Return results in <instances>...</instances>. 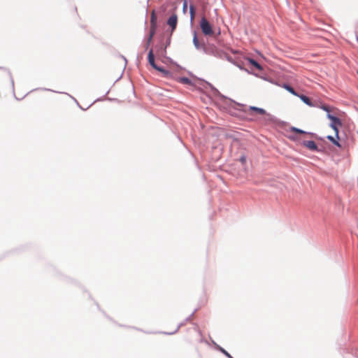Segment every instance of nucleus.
Returning <instances> with one entry per match:
<instances>
[{"mask_svg": "<svg viewBox=\"0 0 358 358\" xmlns=\"http://www.w3.org/2000/svg\"><path fill=\"white\" fill-rule=\"evenodd\" d=\"M150 25H157V16L155 10H152L151 13Z\"/></svg>", "mask_w": 358, "mask_h": 358, "instance_id": "9b49d317", "label": "nucleus"}, {"mask_svg": "<svg viewBox=\"0 0 358 358\" xmlns=\"http://www.w3.org/2000/svg\"><path fill=\"white\" fill-rule=\"evenodd\" d=\"M291 131H292V132L296 133V134H306V132H305L304 131H303V130H301V129H298V128H296V127H292V128L291 129Z\"/></svg>", "mask_w": 358, "mask_h": 358, "instance_id": "f3484780", "label": "nucleus"}, {"mask_svg": "<svg viewBox=\"0 0 358 358\" xmlns=\"http://www.w3.org/2000/svg\"><path fill=\"white\" fill-rule=\"evenodd\" d=\"M248 115H254L258 114L260 115H264L266 113V110L263 108L255 107V106H250L248 108L244 110Z\"/></svg>", "mask_w": 358, "mask_h": 358, "instance_id": "423d86ee", "label": "nucleus"}, {"mask_svg": "<svg viewBox=\"0 0 358 358\" xmlns=\"http://www.w3.org/2000/svg\"><path fill=\"white\" fill-rule=\"evenodd\" d=\"M200 27L203 34L206 36H212L214 32L213 27L205 17H202L200 22Z\"/></svg>", "mask_w": 358, "mask_h": 358, "instance_id": "7ed1b4c3", "label": "nucleus"}, {"mask_svg": "<svg viewBox=\"0 0 358 358\" xmlns=\"http://www.w3.org/2000/svg\"><path fill=\"white\" fill-rule=\"evenodd\" d=\"M176 7L173 9V14L169 17L167 20V24L171 28V31L173 32L177 26L178 24V15L176 13Z\"/></svg>", "mask_w": 358, "mask_h": 358, "instance_id": "39448f33", "label": "nucleus"}, {"mask_svg": "<svg viewBox=\"0 0 358 358\" xmlns=\"http://www.w3.org/2000/svg\"><path fill=\"white\" fill-rule=\"evenodd\" d=\"M327 138L331 141L335 145H336L337 147H341V144L339 143V142L338 141V138H336V139L335 138H334L333 136H327Z\"/></svg>", "mask_w": 358, "mask_h": 358, "instance_id": "2eb2a0df", "label": "nucleus"}, {"mask_svg": "<svg viewBox=\"0 0 358 358\" xmlns=\"http://www.w3.org/2000/svg\"><path fill=\"white\" fill-rule=\"evenodd\" d=\"M221 351L228 357L232 358L231 356L224 349H221Z\"/></svg>", "mask_w": 358, "mask_h": 358, "instance_id": "aec40b11", "label": "nucleus"}, {"mask_svg": "<svg viewBox=\"0 0 358 358\" xmlns=\"http://www.w3.org/2000/svg\"><path fill=\"white\" fill-rule=\"evenodd\" d=\"M184 341L192 345H194L202 342V334L199 330L195 327L189 329L183 336Z\"/></svg>", "mask_w": 358, "mask_h": 358, "instance_id": "f257e3e1", "label": "nucleus"}, {"mask_svg": "<svg viewBox=\"0 0 358 358\" xmlns=\"http://www.w3.org/2000/svg\"><path fill=\"white\" fill-rule=\"evenodd\" d=\"M357 74H358V71H357Z\"/></svg>", "mask_w": 358, "mask_h": 358, "instance_id": "4be33fe9", "label": "nucleus"}, {"mask_svg": "<svg viewBox=\"0 0 358 358\" xmlns=\"http://www.w3.org/2000/svg\"><path fill=\"white\" fill-rule=\"evenodd\" d=\"M195 8L193 5H190L189 6V14H190V19L191 21H193L195 17Z\"/></svg>", "mask_w": 358, "mask_h": 358, "instance_id": "4468645a", "label": "nucleus"}, {"mask_svg": "<svg viewBox=\"0 0 358 358\" xmlns=\"http://www.w3.org/2000/svg\"><path fill=\"white\" fill-rule=\"evenodd\" d=\"M156 29H157V25H150L149 36L153 37L154 35L155 34Z\"/></svg>", "mask_w": 358, "mask_h": 358, "instance_id": "dca6fc26", "label": "nucleus"}, {"mask_svg": "<svg viewBox=\"0 0 358 358\" xmlns=\"http://www.w3.org/2000/svg\"><path fill=\"white\" fill-rule=\"evenodd\" d=\"M148 62L149 64L156 70L160 71V72H162L163 73H164V75L166 76H168L169 75V72L166 71V70H164L163 68L162 67H159L158 66L156 65L155 62V56H154V54H153V50L151 49L148 53Z\"/></svg>", "mask_w": 358, "mask_h": 358, "instance_id": "20e7f679", "label": "nucleus"}, {"mask_svg": "<svg viewBox=\"0 0 358 358\" xmlns=\"http://www.w3.org/2000/svg\"><path fill=\"white\" fill-rule=\"evenodd\" d=\"M322 109H323L324 111L327 112L328 113L327 114H330V108L329 106H326V105H323L322 107H321Z\"/></svg>", "mask_w": 358, "mask_h": 358, "instance_id": "a211bd4d", "label": "nucleus"}, {"mask_svg": "<svg viewBox=\"0 0 358 358\" xmlns=\"http://www.w3.org/2000/svg\"><path fill=\"white\" fill-rule=\"evenodd\" d=\"M193 43H194V46L197 49H199L201 48V45L199 43V39L197 38V35H196V32H194V34Z\"/></svg>", "mask_w": 358, "mask_h": 358, "instance_id": "ddd939ff", "label": "nucleus"}, {"mask_svg": "<svg viewBox=\"0 0 358 358\" xmlns=\"http://www.w3.org/2000/svg\"><path fill=\"white\" fill-rule=\"evenodd\" d=\"M327 118L331 120L330 127L335 131L336 138L339 139L338 127L342 126L341 120L331 114H327Z\"/></svg>", "mask_w": 358, "mask_h": 358, "instance_id": "f03ea898", "label": "nucleus"}, {"mask_svg": "<svg viewBox=\"0 0 358 358\" xmlns=\"http://www.w3.org/2000/svg\"><path fill=\"white\" fill-rule=\"evenodd\" d=\"M248 62L252 64L254 67H255L257 69L259 70V71H262V66L257 62H256L255 59H251V58H248Z\"/></svg>", "mask_w": 358, "mask_h": 358, "instance_id": "6e6552de", "label": "nucleus"}, {"mask_svg": "<svg viewBox=\"0 0 358 358\" xmlns=\"http://www.w3.org/2000/svg\"><path fill=\"white\" fill-rule=\"evenodd\" d=\"M187 0H185L184 1V3H183V6H182L183 12L186 13L187 12Z\"/></svg>", "mask_w": 358, "mask_h": 358, "instance_id": "6ab92c4d", "label": "nucleus"}, {"mask_svg": "<svg viewBox=\"0 0 358 358\" xmlns=\"http://www.w3.org/2000/svg\"><path fill=\"white\" fill-rule=\"evenodd\" d=\"M299 96V98H300V99H301V100H302V101H303L306 104H307L308 106H313V103H312V102H311L310 99L308 96H305V95H303V94H301V95H299V96Z\"/></svg>", "mask_w": 358, "mask_h": 358, "instance_id": "1a4fd4ad", "label": "nucleus"}, {"mask_svg": "<svg viewBox=\"0 0 358 358\" xmlns=\"http://www.w3.org/2000/svg\"><path fill=\"white\" fill-rule=\"evenodd\" d=\"M303 145L310 150L317 151L318 150L317 145L313 141H303Z\"/></svg>", "mask_w": 358, "mask_h": 358, "instance_id": "0eeeda50", "label": "nucleus"}, {"mask_svg": "<svg viewBox=\"0 0 358 358\" xmlns=\"http://www.w3.org/2000/svg\"><path fill=\"white\" fill-rule=\"evenodd\" d=\"M153 37L149 36L147 41V47L150 45Z\"/></svg>", "mask_w": 358, "mask_h": 358, "instance_id": "412c9836", "label": "nucleus"}, {"mask_svg": "<svg viewBox=\"0 0 358 358\" xmlns=\"http://www.w3.org/2000/svg\"><path fill=\"white\" fill-rule=\"evenodd\" d=\"M283 87L287 90L289 92H290L291 94H292L294 96H299V94L296 92V91L294 90L293 87H292L290 85H284Z\"/></svg>", "mask_w": 358, "mask_h": 358, "instance_id": "f8f14e48", "label": "nucleus"}, {"mask_svg": "<svg viewBox=\"0 0 358 358\" xmlns=\"http://www.w3.org/2000/svg\"><path fill=\"white\" fill-rule=\"evenodd\" d=\"M178 82H180L182 84H185V85H192V80L186 77L179 78L178 79Z\"/></svg>", "mask_w": 358, "mask_h": 358, "instance_id": "9d476101", "label": "nucleus"}]
</instances>
